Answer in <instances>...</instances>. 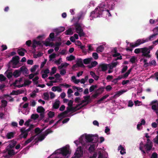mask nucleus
<instances>
[{"instance_id": "f257e3e1", "label": "nucleus", "mask_w": 158, "mask_h": 158, "mask_svg": "<svg viewBox=\"0 0 158 158\" xmlns=\"http://www.w3.org/2000/svg\"><path fill=\"white\" fill-rule=\"evenodd\" d=\"M115 8L114 2L110 1L108 2H102L91 12L90 19L92 20L94 18L103 17L106 19L111 16L110 10H113Z\"/></svg>"}, {"instance_id": "f03ea898", "label": "nucleus", "mask_w": 158, "mask_h": 158, "mask_svg": "<svg viewBox=\"0 0 158 158\" xmlns=\"http://www.w3.org/2000/svg\"><path fill=\"white\" fill-rule=\"evenodd\" d=\"M154 47L153 45L149 46L148 47H144L142 48L141 53H142V56L147 58H149L151 57V55L149 54L150 51L152 50Z\"/></svg>"}, {"instance_id": "7ed1b4c3", "label": "nucleus", "mask_w": 158, "mask_h": 158, "mask_svg": "<svg viewBox=\"0 0 158 158\" xmlns=\"http://www.w3.org/2000/svg\"><path fill=\"white\" fill-rule=\"evenodd\" d=\"M85 139L87 142L96 143L98 140V137L97 135L94 136L93 135H88L85 136Z\"/></svg>"}, {"instance_id": "20e7f679", "label": "nucleus", "mask_w": 158, "mask_h": 158, "mask_svg": "<svg viewBox=\"0 0 158 158\" xmlns=\"http://www.w3.org/2000/svg\"><path fill=\"white\" fill-rule=\"evenodd\" d=\"M157 102V100H154L151 102L150 104L152 105V109L156 112L158 117V103Z\"/></svg>"}, {"instance_id": "39448f33", "label": "nucleus", "mask_w": 158, "mask_h": 158, "mask_svg": "<svg viewBox=\"0 0 158 158\" xmlns=\"http://www.w3.org/2000/svg\"><path fill=\"white\" fill-rule=\"evenodd\" d=\"M52 132V131L50 129H47L42 135L39 137L38 140L40 141H42L44 139L46 136H47L49 134Z\"/></svg>"}, {"instance_id": "423d86ee", "label": "nucleus", "mask_w": 158, "mask_h": 158, "mask_svg": "<svg viewBox=\"0 0 158 158\" xmlns=\"http://www.w3.org/2000/svg\"><path fill=\"white\" fill-rule=\"evenodd\" d=\"M19 57L18 56H15L13 57L12 60H10V62L13 63L12 68H16L15 66L19 62Z\"/></svg>"}, {"instance_id": "0eeeda50", "label": "nucleus", "mask_w": 158, "mask_h": 158, "mask_svg": "<svg viewBox=\"0 0 158 158\" xmlns=\"http://www.w3.org/2000/svg\"><path fill=\"white\" fill-rule=\"evenodd\" d=\"M158 35V30H156V31L155 33L150 35L148 38H147L145 40L143 39V42L144 41L145 43L148 42L149 40H152L156 38V35Z\"/></svg>"}, {"instance_id": "6e6552de", "label": "nucleus", "mask_w": 158, "mask_h": 158, "mask_svg": "<svg viewBox=\"0 0 158 158\" xmlns=\"http://www.w3.org/2000/svg\"><path fill=\"white\" fill-rule=\"evenodd\" d=\"M145 43V42L143 41L142 39H139L138 40L135 42L133 43H131L130 44V46L132 48L137 47L141 44Z\"/></svg>"}, {"instance_id": "1a4fd4ad", "label": "nucleus", "mask_w": 158, "mask_h": 158, "mask_svg": "<svg viewBox=\"0 0 158 158\" xmlns=\"http://www.w3.org/2000/svg\"><path fill=\"white\" fill-rule=\"evenodd\" d=\"M83 151L82 150L81 147V146L78 148L74 153L75 157L77 158H80L83 155Z\"/></svg>"}, {"instance_id": "9d476101", "label": "nucleus", "mask_w": 158, "mask_h": 158, "mask_svg": "<svg viewBox=\"0 0 158 158\" xmlns=\"http://www.w3.org/2000/svg\"><path fill=\"white\" fill-rule=\"evenodd\" d=\"M60 153L63 155L65 156H66L67 155L70 154L69 149L65 147H64L60 149Z\"/></svg>"}, {"instance_id": "9b49d317", "label": "nucleus", "mask_w": 158, "mask_h": 158, "mask_svg": "<svg viewBox=\"0 0 158 158\" xmlns=\"http://www.w3.org/2000/svg\"><path fill=\"white\" fill-rule=\"evenodd\" d=\"M75 30H83L86 29V27L81 23H77L74 24Z\"/></svg>"}, {"instance_id": "f8f14e48", "label": "nucleus", "mask_w": 158, "mask_h": 158, "mask_svg": "<svg viewBox=\"0 0 158 158\" xmlns=\"http://www.w3.org/2000/svg\"><path fill=\"white\" fill-rule=\"evenodd\" d=\"M147 153H148L149 152L152 150L153 147V144H150L146 143L143 146Z\"/></svg>"}, {"instance_id": "ddd939ff", "label": "nucleus", "mask_w": 158, "mask_h": 158, "mask_svg": "<svg viewBox=\"0 0 158 158\" xmlns=\"http://www.w3.org/2000/svg\"><path fill=\"white\" fill-rule=\"evenodd\" d=\"M108 68V65L106 64H101L99 65V69H101L100 71L104 72L106 71Z\"/></svg>"}, {"instance_id": "4468645a", "label": "nucleus", "mask_w": 158, "mask_h": 158, "mask_svg": "<svg viewBox=\"0 0 158 158\" xmlns=\"http://www.w3.org/2000/svg\"><path fill=\"white\" fill-rule=\"evenodd\" d=\"M17 52L19 55L21 56H23L25 55L24 52H27V51L24 48H21L18 49Z\"/></svg>"}, {"instance_id": "2eb2a0df", "label": "nucleus", "mask_w": 158, "mask_h": 158, "mask_svg": "<svg viewBox=\"0 0 158 158\" xmlns=\"http://www.w3.org/2000/svg\"><path fill=\"white\" fill-rule=\"evenodd\" d=\"M60 102L59 100H56L53 104L52 108L55 109H57L59 108L60 106Z\"/></svg>"}, {"instance_id": "dca6fc26", "label": "nucleus", "mask_w": 158, "mask_h": 158, "mask_svg": "<svg viewBox=\"0 0 158 158\" xmlns=\"http://www.w3.org/2000/svg\"><path fill=\"white\" fill-rule=\"evenodd\" d=\"M13 75L16 78L19 76L21 75L20 71L19 70H16L13 72Z\"/></svg>"}, {"instance_id": "f3484780", "label": "nucleus", "mask_w": 158, "mask_h": 158, "mask_svg": "<svg viewBox=\"0 0 158 158\" xmlns=\"http://www.w3.org/2000/svg\"><path fill=\"white\" fill-rule=\"evenodd\" d=\"M118 150H120V153L122 155L126 153L125 149L121 145H120L118 147Z\"/></svg>"}, {"instance_id": "a211bd4d", "label": "nucleus", "mask_w": 158, "mask_h": 158, "mask_svg": "<svg viewBox=\"0 0 158 158\" xmlns=\"http://www.w3.org/2000/svg\"><path fill=\"white\" fill-rule=\"evenodd\" d=\"M93 60L92 57L89 58L84 59L83 60V63L85 64H89Z\"/></svg>"}, {"instance_id": "6ab92c4d", "label": "nucleus", "mask_w": 158, "mask_h": 158, "mask_svg": "<svg viewBox=\"0 0 158 158\" xmlns=\"http://www.w3.org/2000/svg\"><path fill=\"white\" fill-rule=\"evenodd\" d=\"M77 64L78 66L79 67H80L82 68L85 67V65L83 64L82 60L81 59H79L77 61Z\"/></svg>"}, {"instance_id": "aec40b11", "label": "nucleus", "mask_w": 158, "mask_h": 158, "mask_svg": "<svg viewBox=\"0 0 158 158\" xmlns=\"http://www.w3.org/2000/svg\"><path fill=\"white\" fill-rule=\"evenodd\" d=\"M90 75L94 78L95 80L97 81L99 77L96 75L95 73L93 71H90Z\"/></svg>"}, {"instance_id": "412c9836", "label": "nucleus", "mask_w": 158, "mask_h": 158, "mask_svg": "<svg viewBox=\"0 0 158 158\" xmlns=\"http://www.w3.org/2000/svg\"><path fill=\"white\" fill-rule=\"evenodd\" d=\"M105 88L104 87H101L97 89L96 92L99 95L102 93L104 91Z\"/></svg>"}, {"instance_id": "4be33fe9", "label": "nucleus", "mask_w": 158, "mask_h": 158, "mask_svg": "<svg viewBox=\"0 0 158 158\" xmlns=\"http://www.w3.org/2000/svg\"><path fill=\"white\" fill-rule=\"evenodd\" d=\"M20 72H23V73H25L26 74H27V72L28 71V69L25 66H23L21 67L20 69Z\"/></svg>"}, {"instance_id": "5701e85b", "label": "nucleus", "mask_w": 158, "mask_h": 158, "mask_svg": "<svg viewBox=\"0 0 158 158\" xmlns=\"http://www.w3.org/2000/svg\"><path fill=\"white\" fill-rule=\"evenodd\" d=\"M36 110L38 113H41L44 112L45 110L42 106H39L37 108Z\"/></svg>"}, {"instance_id": "b1692460", "label": "nucleus", "mask_w": 158, "mask_h": 158, "mask_svg": "<svg viewBox=\"0 0 158 158\" xmlns=\"http://www.w3.org/2000/svg\"><path fill=\"white\" fill-rule=\"evenodd\" d=\"M90 96L88 95L87 96H84L83 98L84 100L86 102H87V104H88L91 102V99H90Z\"/></svg>"}, {"instance_id": "393cba45", "label": "nucleus", "mask_w": 158, "mask_h": 158, "mask_svg": "<svg viewBox=\"0 0 158 158\" xmlns=\"http://www.w3.org/2000/svg\"><path fill=\"white\" fill-rule=\"evenodd\" d=\"M149 22L150 24H156V23H158V17L157 19L156 20L153 19H150L149 21ZM156 30H158V26L156 27Z\"/></svg>"}, {"instance_id": "a878e982", "label": "nucleus", "mask_w": 158, "mask_h": 158, "mask_svg": "<svg viewBox=\"0 0 158 158\" xmlns=\"http://www.w3.org/2000/svg\"><path fill=\"white\" fill-rule=\"evenodd\" d=\"M14 133L13 132H10L7 133L6 135V138L8 139H10L13 138L14 136Z\"/></svg>"}, {"instance_id": "bb28decb", "label": "nucleus", "mask_w": 158, "mask_h": 158, "mask_svg": "<svg viewBox=\"0 0 158 158\" xmlns=\"http://www.w3.org/2000/svg\"><path fill=\"white\" fill-rule=\"evenodd\" d=\"M97 52L98 53L102 52L104 50L103 46L101 45L98 47L97 48Z\"/></svg>"}, {"instance_id": "cd10ccee", "label": "nucleus", "mask_w": 158, "mask_h": 158, "mask_svg": "<svg viewBox=\"0 0 158 158\" xmlns=\"http://www.w3.org/2000/svg\"><path fill=\"white\" fill-rule=\"evenodd\" d=\"M109 96V95L108 94H106L104 96L100 99L97 101V103L99 104L102 101H103L104 99L108 97Z\"/></svg>"}, {"instance_id": "c85d7f7f", "label": "nucleus", "mask_w": 158, "mask_h": 158, "mask_svg": "<svg viewBox=\"0 0 158 158\" xmlns=\"http://www.w3.org/2000/svg\"><path fill=\"white\" fill-rule=\"evenodd\" d=\"M76 32L78 34L80 37L84 36L85 34L83 32V30H76Z\"/></svg>"}, {"instance_id": "c756f323", "label": "nucleus", "mask_w": 158, "mask_h": 158, "mask_svg": "<svg viewBox=\"0 0 158 158\" xmlns=\"http://www.w3.org/2000/svg\"><path fill=\"white\" fill-rule=\"evenodd\" d=\"M34 137L32 136L30 137V138L29 139L26 141H25V143H24V146L27 145V144L30 143L31 141H32L34 139Z\"/></svg>"}, {"instance_id": "7c9ffc66", "label": "nucleus", "mask_w": 158, "mask_h": 158, "mask_svg": "<svg viewBox=\"0 0 158 158\" xmlns=\"http://www.w3.org/2000/svg\"><path fill=\"white\" fill-rule=\"evenodd\" d=\"M7 152L8 154L10 156L14 155L16 154L13 149H9L7 150Z\"/></svg>"}, {"instance_id": "2f4dec72", "label": "nucleus", "mask_w": 158, "mask_h": 158, "mask_svg": "<svg viewBox=\"0 0 158 158\" xmlns=\"http://www.w3.org/2000/svg\"><path fill=\"white\" fill-rule=\"evenodd\" d=\"M95 145L94 144H93L90 146L89 148V151L90 153L93 152L95 150Z\"/></svg>"}, {"instance_id": "473e14b6", "label": "nucleus", "mask_w": 158, "mask_h": 158, "mask_svg": "<svg viewBox=\"0 0 158 158\" xmlns=\"http://www.w3.org/2000/svg\"><path fill=\"white\" fill-rule=\"evenodd\" d=\"M98 62L96 61H94L91 62L90 65L88 66L89 68H92L98 64Z\"/></svg>"}, {"instance_id": "72a5a7b5", "label": "nucleus", "mask_w": 158, "mask_h": 158, "mask_svg": "<svg viewBox=\"0 0 158 158\" xmlns=\"http://www.w3.org/2000/svg\"><path fill=\"white\" fill-rule=\"evenodd\" d=\"M126 92V91L125 90H120L116 93L114 95V96H117L118 97Z\"/></svg>"}, {"instance_id": "f704fd0d", "label": "nucleus", "mask_w": 158, "mask_h": 158, "mask_svg": "<svg viewBox=\"0 0 158 158\" xmlns=\"http://www.w3.org/2000/svg\"><path fill=\"white\" fill-rule=\"evenodd\" d=\"M39 116V115L37 114H32L31 115V118L35 120L38 118Z\"/></svg>"}, {"instance_id": "c9c22d12", "label": "nucleus", "mask_w": 158, "mask_h": 158, "mask_svg": "<svg viewBox=\"0 0 158 158\" xmlns=\"http://www.w3.org/2000/svg\"><path fill=\"white\" fill-rule=\"evenodd\" d=\"M75 57L73 55H71L69 56H68L66 57V59L68 61H72L75 59Z\"/></svg>"}, {"instance_id": "e433bc0d", "label": "nucleus", "mask_w": 158, "mask_h": 158, "mask_svg": "<svg viewBox=\"0 0 158 158\" xmlns=\"http://www.w3.org/2000/svg\"><path fill=\"white\" fill-rule=\"evenodd\" d=\"M152 65L155 66L156 65V62L155 60H153L151 61H150L148 63V66H151Z\"/></svg>"}, {"instance_id": "4c0bfd02", "label": "nucleus", "mask_w": 158, "mask_h": 158, "mask_svg": "<svg viewBox=\"0 0 158 158\" xmlns=\"http://www.w3.org/2000/svg\"><path fill=\"white\" fill-rule=\"evenodd\" d=\"M98 86L97 85H92L91 86L89 89V91L90 92L93 91L95 89L97 88Z\"/></svg>"}, {"instance_id": "58836bf2", "label": "nucleus", "mask_w": 158, "mask_h": 158, "mask_svg": "<svg viewBox=\"0 0 158 158\" xmlns=\"http://www.w3.org/2000/svg\"><path fill=\"white\" fill-rule=\"evenodd\" d=\"M1 103V106L2 107H5L7 106V102L6 101L4 100H2Z\"/></svg>"}, {"instance_id": "ea45409f", "label": "nucleus", "mask_w": 158, "mask_h": 158, "mask_svg": "<svg viewBox=\"0 0 158 158\" xmlns=\"http://www.w3.org/2000/svg\"><path fill=\"white\" fill-rule=\"evenodd\" d=\"M43 95L44 96V99L45 100H48L49 99V95L48 93H44L43 94Z\"/></svg>"}, {"instance_id": "a19ab883", "label": "nucleus", "mask_w": 158, "mask_h": 158, "mask_svg": "<svg viewBox=\"0 0 158 158\" xmlns=\"http://www.w3.org/2000/svg\"><path fill=\"white\" fill-rule=\"evenodd\" d=\"M136 60V57L135 56H133L130 59V62L132 63L133 64L135 63Z\"/></svg>"}, {"instance_id": "79ce46f5", "label": "nucleus", "mask_w": 158, "mask_h": 158, "mask_svg": "<svg viewBox=\"0 0 158 158\" xmlns=\"http://www.w3.org/2000/svg\"><path fill=\"white\" fill-rule=\"evenodd\" d=\"M56 71V67H53L52 69V71L50 73V75L52 76L53 74H55Z\"/></svg>"}, {"instance_id": "37998d69", "label": "nucleus", "mask_w": 158, "mask_h": 158, "mask_svg": "<svg viewBox=\"0 0 158 158\" xmlns=\"http://www.w3.org/2000/svg\"><path fill=\"white\" fill-rule=\"evenodd\" d=\"M31 83V81L27 80H25L24 83L23 84L24 85V86H26V85H29Z\"/></svg>"}, {"instance_id": "c03bdc74", "label": "nucleus", "mask_w": 158, "mask_h": 158, "mask_svg": "<svg viewBox=\"0 0 158 158\" xmlns=\"http://www.w3.org/2000/svg\"><path fill=\"white\" fill-rule=\"evenodd\" d=\"M48 117L50 118H53L55 115V113L54 112L50 111L48 114Z\"/></svg>"}, {"instance_id": "a18cd8bd", "label": "nucleus", "mask_w": 158, "mask_h": 158, "mask_svg": "<svg viewBox=\"0 0 158 158\" xmlns=\"http://www.w3.org/2000/svg\"><path fill=\"white\" fill-rule=\"evenodd\" d=\"M16 144V142L13 141V142L9 144V147L10 148H12L14 147Z\"/></svg>"}, {"instance_id": "49530a36", "label": "nucleus", "mask_w": 158, "mask_h": 158, "mask_svg": "<svg viewBox=\"0 0 158 158\" xmlns=\"http://www.w3.org/2000/svg\"><path fill=\"white\" fill-rule=\"evenodd\" d=\"M71 107L72 108V111L73 112H75L77 111V110H80V108H79V107H78L77 105L76 106L74 107H73L72 106Z\"/></svg>"}, {"instance_id": "de8ad7c7", "label": "nucleus", "mask_w": 158, "mask_h": 158, "mask_svg": "<svg viewBox=\"0 0 158 158\" xmlns=\"http://www.w3.org/2000/svg\"><path fill=\"white\" fill-rule=\"evenodd\" d=\"M31 130L29 128L28 129H27V130H26V133L22 137L24 138H26L28 134V132L30 131Z\"/></svg>"}, {"instance_id": "09e8293b", "label": "nucleus", "mask_w": 158, "mask_h": 158, "mask_svg": "<svg viewBox=\"0 0 158 158\" xmlns=\"http://www.w3.org/2000/svg\"><path fill=\"white\" fill-rule=\"evenodd\" d=\"M142 48H138L135 49L134 50V52L135 54H139L141 53Z\"/></svg>"}, {"instance_id": "8fccbe9b", "label": "nucleus", "mask_w": 158, "mask_h": 158, "mask_svg": "<svg viewBox=\"0 0 158 158\" xmlns=\"http://www.w3.org/2000/svg\"><path fill=\"white\" fill-rule=\"evenodd\" d=\"M38 67V65H35L32 67L30 69L31 72L33 73L35 71L37 68Z\"/></svg>"}, {"instance_id": "3c124183", "label": "nucleus", "mask_w": 158, "mask_h": 158, "mask_svg": "<svg viewBox=\"0 0 158 158\" xmlns=\"http://www.w3.org/2000/svg\"><path fill=\"white\" fill-rule=\"evenodd\" d=\"M6 79V77L2 74H0V81H4Z\"/></svg>"}, {"instance_id": "603ef678", "label": "nucleus", "mask_w": 158, "mask_h": 158, "mask_svg": "<svg viewBox=\"0 0 158 158\" xmlns=\"http://www.w3.org/2000/svg\"><path fill=\"white\" fill-rule=\"evenodd\" d=\"M92 56L95 60H97L98 58V55L96 52H94L93 53Z\"/></svg>"}, {"instance_id": "864d4df0", "label": "nucleus", "mask_w": 158, "mask_h": 158, "mask_svg": "<svg viewBox=\"0 0 158 158\" xmlns=\"http://www.w3.org/2000/svg\"><path fill=\"white\" fill-rule=\"evenodd\" d=\"M56 54L55 53H53L50 55L49 56V58H50L49 60L51 61L52 60V59H53L54 58H55L56 57Z\"/></svg>"}, {"instance_id": "5fc2aeb1", "label": "nucleus", "mask_w": 158, "mask_h": 158, "mask_svg": "<svg viewBox=\"0 0 158 158\" xmlns=\"http://www.w3.org/2000/svg\"><path fill=\"white\" fill-rule=\"evenodd\" d=\"M19 92V90H18L17 91H15V90H13L12 92H11L10 94V95H18V92Z\"/></svg>"}, {"instance_id": "6e6d98bb", "label": "nucleus", "mask_w": 158, "mask_h": 158, "mask_svg": "<svg viewBox=\"0 0 158 158\" xmlns=\"http://www.w3.org/2000/svg\"><path fill=\"white\" fill-rule=\"evenodd\" d=\"M65 33L66 35H72L73 33V30H66Z\"/></svg>"}, {"instance_id": "4d7b16f0", "label": "nucleus", "mask_w": 158, "mask_h": 158, "mask_svg": "<svg viewBox=\"0 0 158 158\" xmlns=\"http://www.w3.org/2000/svg\"><path fill=\"white\" fill-rule=\"evenodd\" d=\"M20 131L21 132V135H23L26 133L25 128L24 127H22L20 129Z\"/></svg>"}, {"instance_id": "13d9d810", "label": "nucleus", "mask_w": 158, "mask_h": 158, "mask_svg": "<svg viewBox=\"0 0 158 158\" xmlns=\"http://www.w3.org/2000/svg\"><path fill=\"white\" fill-rule=\"evenodd\" d=\"M43 54V53L39 52L37 54L35 55L34 56V57L35 58H37L38 57L41 56Z\"/></svg>"}, {"instance_id": "bf43d9fd", "label": "nucleus", "mask_w": 158, "mask_h": 158, "mask_svg": "<svg viewBox=\"0 0 158 158\" xmlns=\"http://www.w3.org/2000/svg\"><path fill=\"white\" fill-rule=\"evenodd\" d=\"M84 16V15L83 13H80L78 16V20H80L81 19H83V18Z\"/></svg>"}, {"instance_id": "052dcab7", "label": "nucleus", "mask_w": 158, "mask_h": 158, "mask_svg": "<svg viewBox=\"0 0 158 158\" xmlns=\"http://www.w3.org/2000/svg\"><path fill=\"white\" fill-rule=\"evenodd\" d=\"M154 143L158 144V135H157L153 139Z\"/></svg>"}, {"instance_id": "680f3d73", "label": "nucleus", "mask_w": 158, "mask_h": 158, "mask_svg": "<svg viewBox=\"0 0 158 158\" xmlns=\"http://www.w3.org/2000/svg\"><path fill=\"white\" fill-rule=\"evenodd\" d=\"M66 73V71L65 69H62L60 71V73L61 75H64Z\"/></svg>"}, {"instance_id": "e2e57ef3", "label": "nucleus", "mask_w": 158, "mask_h": 158, "mask_svg": "<svg viewBox=\"0 0 158 158\" xmlns=\"http://www.w3.org/2000/svg\"><path fill=\"white\" fill-rule=\"evenodd\" d=\"M128 68V67L127 66H124V67L123 68L121 73H124L127 70Z\"/></svg>"}, {"instance_id": "0e129e2a", "label": "nucleus", "mask_w": 158, "mask_h": 158, "mask_svg": "<svg viewBox=\"0 0 158 158\" xmlns=\"http://www.w3.org/2000/svg\"><path fill=\"white\" fill-rule=\"evenodd\" d=\"M13 75V74L11 72H10L7 73L6 75V77L8 79H10L12 77Z\"/></svg>"}, {"instance_id": "69168bd1", "label": "nucleus", "mask_w": 158, "mask_h": 158, "mask_svg": "<svg viewBox=\"0 0 158 158\" xmlns=\"http://www.w3.org/2000/svg\"><path fill=\"white\" fill-rule=\"evenodd\" d=\"M35 133L39 134L41 132L40 129L39 127H37L35 130Z\"/></svg>"}, {"instance_id": "338daca9", "label": "nucleus", "mask_w": 158, "mask_h": 158, "mask_svg": "<svg viewBox=\"0 0 158 158\" xmlns=\"http://www.w3.org/2000/svg\"><path fill=\"white\" fill-rule=\"evenodd\" d=\"M105 89L106 91H109L112 89V87L110 85H108L106 87Z\"/></svg>"}, {"instance_id": "774afa93", "label": "nucleus", "mask_w": 158, "mask_h": 158, "mask_svg": "<svg viewBox=\"0 0 158 158\" xmlns=\"http://www.w3.org/2000/svg\"><path fill=\"white\" fill-rule=\"evenodd\" d=\"M66 117V116L64 114L63 112L61 113L60 114H59L58 115V118H64ZM61 118V119H62Z\"/></svg>"}]
</instances>
